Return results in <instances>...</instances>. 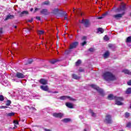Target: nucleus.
Instances as JSON below:
<instances>
[{
	"instance_id": "nucleus-5",
	"label": "nucleus",
	"mask_w": 131,
	"mask_h": 131,
	"mask_svg": "<svg viewBox=\"0 0 131 131\" xmlns=\"http://www.w3.org/2000/svg\"><path fill=\"white\" fill-rule=\"evenodd\" d=\"M104 122H105V123H112V116L110 115H106L105 116Z\"/></svg>"
},
{
	"instance_id": "nucleus-3",
	"label": "nucleus",
	"mask_w": 131,
	"mask_h": 131,
	"mask_svg": "<svg viewBox=\"0 0 131 131\" xmlns=\"http://www.w3.org/2000/svg\"><path fill=\"white\" fill-rule=\"evenodd\" d=\"M108 100H113L114 99L116 101V104L120 106L121 105H123V103H122V101H123V98L121 97H113V95L110 94L108 96Z\"/></svg>"
},
{
	"instance_id": "nucleus-38",
	"label": "nucleus",
	"mask_w": 131,
	"mask_h": 131,
	"mask_svg": "<svg viewBox=\"0 0 131 131\" xmlns=\"http://www.w3.org/2000/svg\"><path fill=\"white\" fill-rule=\"evenodd\" d=\"M126 126H127V127H130V126H131V122H128Z\"/></svg>"
},
{
	"instance_id": "nucleus-44",
	"label": "nucleus",
	"mask_w": 131,
	"mask_h": 131,
	"mask_svg": "<svg viewBox=\"0 0 131 131\" xmlns=\"http://www.w3.org/2000/svg\"><path fill=\"white\" fill-rule=\"evenodd\" d=\"M36 18L37 19V20H38L39 21H40V17L37 16V17H36Z\"/></svg>"
},
{
	"instance_id": "nucleus-7",
	"label": "nucleus",
	"mask_w": 131,
	"mask_h": 131,
	"mask_svg": "<svg viewBox=\"0 0 131 131\" xmlns=\"http://www.w3.org/2000/svg\"><path fill=\"white\" fill-rule=\"evenodd\" d=\"M78 46V42H74L70 44V50H72L73 49H75Z\"/></svg>"
},
{
	"instance_id": "nucleus-40",
	"label": "nucleus",
	"mask_w": 131,
	"mask_h": 131,
	"mask_svg": "<svg viewBox=\"0 0 131 131\" xmlns=\"http://www.w3.org/2000/svg\"><path fill=\"white\" fill-rule=\"evenodd\" d=\"M6 108H8V107L6 106H0V109H6Z\"/></svg>"
},
{
	"instance_id": "nucleus-55",
	"label": "nucleus",
	"mask_w": 131,
	"mask_h": 131,
	"mask_svg": "<svg viewBox=\"0 0 131 131\" xmlns=\"http://www.w3.org/2000/svg\"><path fill=\"white\" fill-rule=\"evenodd\" d=\"M64 19H65V20H67V16H65Z\"/></svg>"
},
{
	"instance_id": "nucleus-46",
	"label": "nucleus",
	"mask_w": 131,
	"mask_h": 131,
	"mask_svg": "<svg viewBox=\"0 0 131 131\" xmlns=\"http://www.w3.org/2000/svg\"><path fill=\"white\" fill-rule=\"evenodd\" d=\"M44 130H45V131H52V130H51V129H46V128L44 129Z\"/></svg>"
},
{
	"instance_id": "nucleus-16",
	"label": "nucleus",
	"mask_w": 131,
	"mask_h": 131,
	"mask_svg": "<svg viewBox=\"0 0 131 131\" xmlns=\"http://www.w3.org/2000/svg\"><path fill=\"white\" fill-rule=\"evenodd\" d=\"M122 72L125 74H128V75H131V72L128 70L124 69L122 71Z\"/></svg>"
},
{
	"instance_id": "nucleus-27",
	"label": "nucleus",
	"mask_w": 131,
	"mask_h": 131,
	"mask_svg": "<svg viewBox=\"0 0 131 131\" xmlns=\"http://www.w3.org/2000/svg\"><path fill=\"white\" fill-rule=\"evenodd\" d=\"M28 11H24L21 12V15H28Z\"/></svg>"
},
{
	"instance_id": "nucleus-37",
	"label": "nucleus",
	"mask_w": 131,
	"mask_h": 131,
	"mask_svg": "<svg viewBox=\"0 0 131 131\" xmlns=\"http://www.w3.org/2000/svg\"><path fill=\"white\" fill-rule=\"evenodd\" d=\"M81 46L83 47V46H85L86 45V41H84L83 42L81 43Z\"/></svg>"
},
{
	"instance_id": "nucleus-51",
	"label": "nucleus",
	"mask_w": 131,
	"mask_h": 131,
	"mask_svg": "<svg viewBox=\"0 0 131 131\" xmlns=\"http://www.w3.org/2000/svg\"><path fill=\"white\" fill-rule=\"evenodd\" d=\"M15 128H17V126H15L13 127V129H15Z\"/></svg>"
},
{
	"instance_id": "nucleus-62",
	"label": "nucleus",
	"mask_w": 131,
	"mask_h": 131,
	"mask_svg": "<svg viewBox=\"0 0 131 131\" xmlns=\"http://www.w3.org/2000/svg\"><path fill=\"white\" fill-rule=\"evenodd\" d=\"M120 131H123V130H120Z\"/></svg>"
},
{
	"instance_id": "nucleus-33",
	"label": "nucleus",
	"mask_w": 131,
	"mask_h": 131,
	"mask_svg": "<svg viewBox=\"0 0 131 131\" xmlns=\"http://www.w3.org/2000/svg\"><path fill=\"white\" fill-rule=\"evenodd\" d=\"M77 15H80V16L82 15V13H81V12H80V11H79V10H77Z\"/></svg>"
},
{
	"instance_id": "nucleus-59",
	"label": "nucleus",
	"mask_w": 131,
	"mask_h": 131,
	"mask_svg": "<svg viewBox=\"0 0 131 131\" xmlns=\"http://www.w3.org/2000/svg\"><path fill=\"white\" fill-rule=\"evenodd\" d=\"M13 81H15V79H12Z\"/></svg>"
},
{
	"instance_id": "nucleus-12",
	"label": "nucleus",
	"mask_w": 131,
	"mask_h": 131,
	"mask_svg": "<svg viewBox=\"0 0 131 131\" xmlns=\"http://www.w3.org/2000/svg\"><path fill=\"white\" fill-rule=\"evenodd\" d=\"M110 56V52L109 51H106L103 55V57L104 59H107Z\"/></svg>"
},
{
	"instance_id": "nucleus-18",
	"label": "nucleus",
	"mask_w": 131,
	"mask_h": 131,
	"mask_svg": "<svg viewBox=\"0 0 131 131\" xmlns=\"http://www.w3.org/2000/svg\"><path fill=\"white\" fill-rule=\"evenodd\" d=\"M13 18H14V16L11 15H8L5 18V20H9V19H13Z\"/></svg>"
},
{
	"instance_id": "nucleus-26",
	"label": "nucleus",
	"mask_w": 131,
	"mask_h": 131,
	"mask_svg": "<svg viewBox=\"0 0 131 131\" xmlns=\"http://www.w3.org/2000/svg\"><path fill=\"white\" fill-rule=\"evenodd\" d=\"M45 33V32L43 31H38L37 34H39V35H41V34H43Z\"/></svg>"
},
{
	"instance_id": "nucleus-49",
	"label": "nucleus",
	"mask_w": 131,
	"mask_h": 131,
	"mask_svg": "<svg viewBox=\"0 0 131 131\" xmlns=\"http://www.w3.org/2000/svg\"><path fill=\"white\" fill-rule=\"evenodd\" d=\"M32 20H33V19H31V20H29L28 21V22H32Z\"/></svg>"
},
{
	"instance_id": "nucleus-56",
	"label": "nucleus",
	"mask_w": 131,
	"mask_h": 131,
	"mask_svg": "<svg viewBox=\"0 0 131 131\" xmlns=\"http://www.w3.org/2000/svg\"><path fill=\"white\" fill-rule=\"evenodd\" d=\"M83 131H88V129L85 128V129H84V130H83Z\"/></svg>"
},
{
	"instance_id": "nucleus-6",
	"label": "nucleus",
	"mask_w": 131,
	"mask_h": 131,
	"mask_svg": "<svg viewBox=\"0 0 131 131\" xmlns=\"http://www.w3.org/2000/svg\"><path fill=\"white\" fill-rule=\"evenodd\" d=\"M60 100H67V99L68 100H69V101H76V100H75V99L73 98L72 97H70V96H61L59 98Z\"/></svg>"
},
{
	"instance_id": "nucleus-36",
	"label": "nucleus",
	"mask_w": 131,
	"mask_h": 131,
	"mask_svg": "<svg viewBox=\"0 0 131 131\" xmlns=\"http://www.w3.org/2000/svg\"><path fill=\"white\" fill-rule=\"evenodd\" d=\"M32 62H33V60H32V59H29L28 60L27 64H31V63H32Z\"/></svg>"
},
{
	"instance_id": "nucleus-15",
	"label": "nucleus",
	"mask_w": 131,
	"mask_h": 131,
	"mask_svg": "<svg viewBox=\"0 0 131 131\" xmlns=\"http://www.w3.org/2000/svg\"><path fill=\"white\" fill-rule=\"evenodd\" d=\"M40 83H41V84H47V83H48V81L46 79H41L39 81Z\"/></svg>"
},
{
	"instance_id": "nucleus-57",
	"label": "nucleus",
	"mask_w": 131,
	"mask_h": 131,
	"mask_svg": "<svg viewBox=\"0 0 131 131\" xmlns=\"http://www.w3.org/2000/svg\"><path fill=\"white\" fill-rule=\"evenodd\" d=\"M14 28H15L16 29V28H17V27L16 26H14Z\"/></svg>"
},
{
	"instance_id": "nucleus-30",
	"label": "nucleus",
	"mask_w": 131,
	"mask_h": 131,
	"mask_svg": "<svg viewBox=\"0 0 131 131\" xmlns=\"http://www.w3.org/2000/svg\"><path fill=\"white\" fill-rule=\"evenodd\" d=\"M8 116H14V115H15V113H10L8 114Z\"/></svg>"
},
{
	"instance_id": "nucleus-20",
	"label": "nucleus",
	"mask_w": 131,
	"mask_h": 131,
	"mask_svg": "<svg viewBox=\"0 0 131 131\" xmlns=\"http://www.w3.org/2000/svg\"><path fill=\"white\" fill-rule=\"evenodd\" d=\"M106 16H107V13H104L103 14H102V16L98 17V19H103V18H105Z\"/></svg>"
},
{
	"instance_id": "nucleus-23",
	"label": "nucleus",
	"mask_w": 131,
	"mask_h": 131,
	"mask_svg": "<svg viewBox=\"0 0 131 131\" xmlns=\"http://www.w3.org/2000/svg\"><path fill=\"white\" fill-rule=\"evenodd\" d=\"M58 12H59V9L58 8H56L53 10L52 13H53V14H57Z\"/></svg>"
},
{
	"instance_id": "nucleus-14",
	"label": "nucleus",
	"mask_w": 131,
	"mask_h": 131,
	"mask_svg": "<svg viewBox=\"0 0 131 131\" xmlns=\"http://www.w3.org/2000/svg\"><path fill=\"white\" fill-rule=\"evenodd\" d=\"M40 13L42 15H48V14H49L48 10L47 9H42L40 11Z\"/></svg>"
},
{
	"instance_id": "nucleus-43",
	"label": "nucleus",
	"mask_w": 131,
	"mask_h": 131,
	"mask_svg": "<svg viewBox=\"0 0 131 131\" xmlns=\"http://www.w3.org/2000/svg\"><path fill=\"white\" fill-rule=\"evenodd\" d=\"M13 122L15 124H19V122H18V121H14Z\"/></svg>"
},
{
	"instance_id": "nucleus-45",
	"label": "nucleus",
	"mask_w": 131,
	"mask_h": 131,
	"mask_svg": "<svg viewBox=\"0 0 131 131\" xmlns=\"http://www.w3.org/2000/svg\"><path fill=\"white\" fill-rule=\"evenodd\" d=\"M89 51H90V52H94V49L90 48V49H89Z\"/></svg>"
},
{
	"instance_id": "nucleus-32",
	"label": "nucleus",
	"mask_w": 131,
	"mask_h": 131,
	"mask_svg": "<svg viewBox=\"0 0 131 131\" xmlns=\"http://www.w3.org/2000/svg\"><path fill=\"white\" fill-rule=\"evenodd\" d=\"M11 101L10 100H7L6 106H10L11 105Z\"/></svg>"
},
{
	"instance_id": "nucleus-25",
	"label": "nucleus",
	"mask_w": 131,
	"mask_h": 131,
	"mask_svg": "<svg viewBox=\"0 0 131 131\" xmlns=\"http://www.w3.org/2000/svg\"><path fill=\"white\" fill-rule=\"evenodd\" d=\"M58 60H56V59H53L51 61H50V63H51V64H55V63H57V62H58Z\"/></svg>"
},
{
	"instance_id": "nucleus-10",
	"label": "nucleus",
	"mask_w": 131,
	"mask_h": 131,
	"mask_svg": "<svg viewBox=\"0 0 131 131\" xmlns=\"http://www.w3.org/2000/svg\"><path fill=\"white\" fill-rule=\"evenodd\" d=\"M16 76L17 77V78H24V77H25V76L23 74L19 72L16 73Z\"/></svg>"
},
{
	"instance_id": "nucleus-60",
	"label": "nucleus",
	"mask_w": 131,
	"mask_h": 131,
	"mask_svg": "<svg viewBox=\"0 0 131 131\" xmlns=\"http://www.w3.org/2000/svg\"><path fill=\"white\" fill-rule=\"evenodd\" d=\"M74 11H75V9H74V10H73V12H74Z\"/></svg>"
},
{
	"instance_id": "nucleus-24",
	"label": "nucleus",
	"mask_w": 131,
	"mask_h": 131,
	"mask_svg": "<svg viewBox=\"0 0 131 131\" xmlns=\"http://www.w3.org/2000/svg\"><path fill=\"white\" fill-rule=\"evenodd\" d=\"M126 94L127 95L131 94V88H128L126 91Z\"/></svg>"
},
{
	"instance_id": "nucleus-28",
	"label": "nucleus",
	"mask_w": 131,
	"mask_h": 131,
	"mask_svg": "<svg viewBox=\"0 0 131 131\" xmlns=\"http://www.w3.org/2000/svg\"><path fill=\"white\" fill-rule=\"evenodd\" d=\"M126 42H131V36H129L127 38Z\"/></svg>"
},
{
	"instance_id": "nucleus-53",
	"label": "nucleus",
	"mask_w": 131,
	"mask_h": 131,
	"mask_svg": "<svg viewBox=\"0 0 131 131\" xmlns=\"http://www.w3.org/2000/svg\"><path fill=\"white\" fill-rule=\"evenodd\" d=\"M108 47H109L110 48H111V47H112V45H108Z\"/></svg>"
},
{
	"instance_id": "nucleus-35",
	"label": "nucleus",
	"mask_w": 131,
	"mask_h": 131,
	"mask_svg": "<svg viewBox=\"0 0 131 131\" xmlns=\"http://www.w3.org/2000/svg\"><path fill=\"white\" fill-rule=\"evenodd\" d=\"M129 113H126L125 115V117H126V118H128V117H129Z\"/></svg>"
},
{
	"instance_id": "nucleus-61",
	"label": "nucleus",
	"mask_w": 131,
	"mask_h": 131,
	"mask_svg": "<svg viewBox=\"0 0 131 131\" xmlns=\"http://www.w3.org/2000/svg\"><path fill=\"white\" fill-rule=\"evenodd\" d=\"M48 93H51V91H48Z\"/></svg>"
},
{
	"instance_id": "nucleus-50",
	"label": "nucleus",
	"mask_w": 131,
	"mask_h": 131,
	"mask_svg": "<svg viewBox=\"0 0 131 131\" xmlns=\"http://www.w3.org/2000/svg\"><path fill=\"white\" fill-rule=\"evenodd\" d=\"M31 29H32V27H30V28L29 29V31H30V30H31Z\"/></svg>"
},
{
	"instance_id": "nucleus-4",
	"label": "nucleus",
	"mask_w": 131,
	"mask_h": 131,
	"mask_svg": "<svg viewBox=\"0 0 131 131\" xmlns=\"http://www.w3.org/2000/svg\"><path fill=\"white\" fill-rule=\"evenodd\" d=\"M91 86H92L93 89H95V90H96L97 92L99 93V94L101 95V96H104V91H103V89H100L98 86L95 85V84H92L91 85Z\"/></svg>"
},
{
	"instance_id": "nucleus-58",
	"label": "nucleus",
	"mask_w": 131,
	"mask_h": 131,
	"mask_svg": "<svg viewBox=\"0 0 131 131\" xmlns=\"http://www.w3.org/2000/svg\"><path fill=\"white\" fill-rule=\"evenodd\" d=\"M53 93H56V94H57L58 92H53Z\"/></svg>"
},
{
	"instance_id": "nucleus-19",
	"label": "nucleus",
	"mask_w": 131,
	"mask_h": 131,
	"mask_svg": "<svg viewBox=\"0 0 131 131\" xmlns=\"http://www.w3.org/2000/svg\"><path fill=\"white\" fill-rule=\"evenodd\" d=\"M89 112L90 113H91L93 117H96V113H94V112L92 110H89Z\"/></svg>"
},
{
	"instance_id": "nucleus-1",
	"label": "nucleus",
	"mask_w": 131,
	"mask_h": 131,
	"mask_svg": "<svg viewBox=\"0 0 131 131\" xmlns=\"http://www.w3.org/2000/svg\"><path fill=\"white\" fill-rule=\"evenodd\" d=\"M117 12H123L122 13L113 15L114 18H115L116 20H118L119 18H121V17L124 15V12L125 11V4L122 3L120 7L117 9Z\"/></svg>"
},
{
	"instance_id": "nucleus-21",
	"label": "nucleus",
	"mask_w": 131,
	"mask_h": 131,
	"mask_svg": "<svg viewBox=\"0 0 131 131\" xmlns=\"http://www.w3.org/2000/svg\"><path fill=\"white\" fill-rule=\"evenodd\" d=\"M73 78H74V79H79V78H80V77L77 76V75H75V74H73Z\"/></svg>"
},
{
	"instance_id": "nucleus-48",
	"label": "nucleus",
	"mask_w": 131,
	"mask_h": 131,
	"mask_svg": "<svg viewBox=\"0 0 131 131\" xmlns=\"http://www.w3.org/2000/svg\"><path fill=\"white\" fill-rule=\"evenodd\" d=\"M79 71H80V72H82V71H83V70L79 69Z\"/></svg>"
},
{
	"instance_id": "nucleus-52",
	"label": "nucleus",
	"mask_w": 131,
	"mask_h": 131,
	"mask_svg": "<svg viewBox=\"0 0 131 131\" xmlns=\"http://www.w3.org/2000/svg\"><path fill=\"white\" fill-rule=\"evenodd\" d=\"M30 11H31V12H32V11H33V8H31V9H30Z\"/></svg>"
},
{
	"instance_id": "nucleus-2",
	"label": "nucleus",
	"mask_w": 131,
	"mask_h": 131,
	"mask_svg": "<svg viewBox=\"0 0 131 131\" xmlns=\"http://www.w3.org/2000/svg\"><path fill=\"white\" fill-rule=\"evenodd\" d=\"M102 77L105 80L107 81H110L111 80H115L116 77L115 76L113 75V74L110 72H105L102 74Z\"/></svg>"
},
{
	"instance_id": "nucleus-13",
	"label": "nucleus",
	"mask_w": 131,
	"mask_h": 131,
	"mask_svg": "<svg viewBox=\"0 0 131 131\" xmlns=\"http://www.w3.org/2000/svg\"><path fill=\"white\" fill-rule=\"evenodd\" d=\"M66 105L67 106V107H68V108H70L71 109H73L74 108L73 104L70 102H67L66 103Z\"/></svg>"
},
{
	"instance_id": "nucleus-9",
	"label": "nucleus",
	"mask_w": 131,
	"mask_h": 131,
	"mask_svg": "<svg viewBox=\"0 0 131 131\" xmlns=\"http://www.w3.org/2000/svg\"><path fill=\"white\" fill-rule=\"evenodd\" d=\"M54 117H56L57 118H61L63 117V114L59 113H54L53 114Z\"/></svg>"
},
{
	"instance_id": "nucleus-29",
	"label": "nucleus",
	"mask_w": 131,
	"mask_h": 131,
	"mask_svg": "<svg viewBox=\"0 0 131 131\" xmlns=\"http://www.w3.org/2000/svg\"><path fill=\"white\" fill-rule=\"evenodd\" d=\"M80 63H81V60H78L76 62V66H78L80 65Z\"/></svg>"
},
{
	"instance_id": "nucleus-54",
	"label": "nucleus",
	"mask_w": 131,
	"mask_h": 131,
	"mask_svg": "<svg viewBox=\"0 0 131 131\" xmlns=\"http://www.w3.org/2000/svg\"><path fill=\"white\" fill-rule=\"evenodd\" d=\"M79 118H80V119H82V116H79Z\"/></svg>"
},
{
	"instance_id": "nucleus-8",
	"label": "nucleus",
	"mask_w": 131,
	"mask_h": 131,
	"mask_svg": "<svg viewBox=\"0 0 131 131\" xmlns=\"http://www.w3.org/2000/svg\"><path fill=\"white\" fill-rule=\"evenodd\" d=\"M81 23L82 24H84L85 27H89L90 24V21L88 19H83Z\"/></svg>"
},
{
	"instance_id": "nucleus-31",
	"label": "nucleus",
	"mask_w": 131,
	"mask_h": 131,
	"mask_svg": "<svg viewBox=\"0 0 131 131\" xmlns=\"http://www.w3.org/2000/svg\"><path fill=\"white\" fill-rule=\"evenodd\" d=\"M5 100V98L4 97V96L0 95V101H3Z\"/></svg>"
},
{
	"instance_id": "nucleus-22",
	"label": "nucleus",
	"mask_w": 131,
	"mask_h": 131,
	"mask_svg": "<svg viewBox=\"0 0 131 131\" xmlns=\"http://www.w3.org/2000/svg\"><path fill=\"white\" fill-rule=\"evenodd\" d=\"M71 119H69V118H66V119H64L62 121H63V122H65V123H67V122H69V121H71Z\"/></svg>"
},
{
	"instance_id": "nucleus-47",
	"label": "nucleus",
	"mask_w": 131,
	"mask_h": 131,
	"mask_svg": "<svg viewBox=\"0 0 131 131\" xmlns=\"http://www.w3.org/2000/svg\"><path fill=\"white\" fill-rule=\"evenodd\" d=\"M39 9L38 8H36L35 9V12H36L37 11H38Z\"/></svg>"
},
{
	"instance_id": "nucleus-41",
	"label": "nucleus",
	"mask_w": 131,
	"mask_h": 131,
	"mask_svg": "<svg viewBox=\"0 0 131 131\" xmlns=\"http://www.w3.org/2000/svg\"><path fill=\"white\" fill-rule=\"evenodd\" d=\"M127 84L128 85H131V80H129L127 82Z\"/></svg>"
},
{
	"instance_id": "nucleus-11",
	"label": "nucleus",
	"mask_w": 131,
	"mask_h": 131,
	"mask_svg": "<svg viewBox=\"0 0 131 131\" xmlns=\"http://www.w3.org/2000/svg\"><path fill=\"white\" fill-rule=\"evenodd\" d=\"M40 89L42 91H45V92H48L49 91V86L48 85H41Z\"/></svg>"
},
{
	"instance_id": "nucleus-39",
	"label": "nucleus",
	"mask_w": 131,
	"mask_h": 131,
	"mask_svg": "<svg viewBox=\"0 0 131 131\" xmlns=\"http://www.w3.org/2000/svg\"><path fill=\"white\" fill-rule=\"evenodd\" d=\"M82 40H86V36H83L82 38H81Z\"/></svg>"
},
{
	"instance_id": "nucleus-34",
	"label": "nucleus",
	"mask_w": 131,
	"mask_h": 131,
	"mask_svg": "<svg viewBox=\"0 0 131 131\" xmlns=\"http://www.w3.org/2000/svg\"><path fill=\"white\" fill-rule=\"evenodd\" d=\"M104 40H109V37L108 36L105 35L104 37Z\"/></svg>"
},
{
	"instance_id": "nucleus-17",
	"label": "nucleus",
	"mask_w": 131,
	"mask_h": 131,
	"mask_svg": "<svg viewBox=\"0 0 131 131\" xmlns=\"http://www.w3.org/2000/svg\"><path fill=\"white\" fill-rule=\"evenodd\" d=\"M103 32H104V30L103 29H102L101 28H99L97 29V33H98L101 34V33H103Z\"/></svg>"
},
{
	"instance_id": "nucleus-42",
	"label": "nucleus",
	"mask_w": 131,
	"mask_h": 131,
	"mask_svg": "<svg viewBox=\"0 0 131 131\" xmlns=\"http://www.w3.org/2000/svg\"><path fill=\"white\" fill-rule=\"evenodd\" d=\"M43 4V5H49V4H50V3L49 2V1H46Z\"/></svg>"
}]
</instances>
